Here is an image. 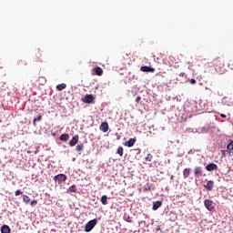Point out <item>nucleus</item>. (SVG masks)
I'll return each instance as SVG.
<instances>
[{"instance_id":"nucleus-1","label":"nucleus","mask_w":233,"mask_h":233,"mask_svg":"<svg viewBox=\"0 0 233 233\" xmlns=\"http://www.w3.org/2000/svg\"><path fill=\"white\" fill-rule=\"evenodd\" d=\"M213 65L218 72V74H223L225 72V58L223 57H217L213 61Z\"/></svg>"},{"instance_id":"nucleus-2","label":"nucleus","mask_w":233,"mask_h":233,"mask_svg":"<svg viewBox=\"0 0 233 233\" xmlns=\"http://www.w3.org/2000/svg\"><path fill=\"white\" fill-rule=\"evenodd\" d=\"M97 225V218H95L93 220H90L86 224L85 231L86 232H91V230Z\"/></svg>"},{"instance_id":"nucleus-3","label":"nucleus","mask_w":233,"mask_h":233,"mask_svg":"<svg viewBox=\"0 0 233 233\" xmlns=\"http://www.w3.org/2000/svg\"><path fill=\"white\" fill-rule=\"evenodd\" d=\"M66 179L67 177L65 174H58L54 177V180L56 181V183H58V185H62L63 183H65V181H66Z\"/></svg>"},{"instance_id":"nucleus-4","label":"nucleus","mask_w":233,"mask_h":233,"mask_svg":"<svg viewBox=\"0 0 233 233\" xmlns=\"http://www.w3.org/2000/svg\"><path fill=\"white\" fill-rule=\"evenodd\" d=\"M41 57H43V53L41 49L38 48L35 50V61L36 63H43V59H41Z\"/></svg>"},{"instance_id":"nucleus-5","label":"nucleus","mask_w":233,"mask_h":233,"mask_svg":"<svg viewBox=\"0 0 233 233\" xmlns=\"http://www.w3.org/2000/svg\"><path fill=\"white\" fill-rule=\"evenodd\" d=\"M195 177H201L203 176V167L201 166H197L194 167Z\"/></svg>"},{"instance_id":"nucleus-6","label":"nucleus","mask_w":233,"mask_h":233,"mask_svg":"<svg viewBox=\"0 0 233 233\" xmlns=\"http://www.w3.org/2000/svg\"><path fill=\"white\" fill-rule=\"evenodd\" d=\"M204 205H205L206 208L209 210V212H212V210H214V202L212 200L206 199L204 201Z\"/></svg>"},{"instance_id":"nucleus-7","label":"nucleus","mask_w":233,"mask_h":233,"mask_svg":"<svg viewBox=\"0 0 233 233\" xmlns=\"http://www.w3.org/2000/svg\"><path fill=\"white\" fill-rule=\"evenodd\" d=\"M77 143H79V136L76 135L75 137H73V138L69 141V146L70 147H76V145H77Z\"/></svg>"},{"instance_id":"nucleus-8","label":"nucleus","mask_w":233,"mask_h":233,"mask_svg":"<svg viewBox=\"0 0 233 233\" xmlns=\"http://www.w3.org/2000/svg\"><path fill=\"white\" fill-rule=\"evenodd\" d=\"M204 187L206 188V190L210 192L214 188V181L212 180L208 181L207 184L204 185Z\"/></svg>"},{"instance_id":"nucleus-9","label":"nucleus","mask_w":233,"mask_h":233,"mask_svg":"<svg viewBox=\"0 0 233 233\" xmlns=\"http://www.w3.org/2000/svg\"><path fill=\"white\" fill-rule=\"evenodd\" d=\"M206 170H208V172L218 170V166L214 163L208 164V166H206Z\"/></svg>"},{"instance_id":"nucleus-10","label":"nucleus","mask_w":233,"mask_h":233,"mask_svg":"<svg viewBox=\"0 0 233 233\" xmlns=\"http://www.w3.org/2000/svg\"><path fill=\"white\" fill-rule=\"evenodd\" d=\"M141 72H151L154 73L156 72V69H154V67H150L147 66H143L140 67Z\"/></svg>"},{"instance_id":"nucleus-11","label":"nucleus","mask_w":233,"mask_h":233,"mask_svg":"<svg viewBox=\"0 0 233 233\" xmlns=\"http://www.w3.org/2000/svg\"><path fill=\"white\" fill-rule=\"evenodd\" d=\"M94 96L92 95H86L85 97H84V103H94Z\"/></svg>"},{"instance_id":"nucleus-12","label":"nucleus","mask_w":233,"mask_h":233,"mask_svg":"<svg viewBox=\"0 0 233 233\" xmlns=\"http://www.w3.org/2000/svg\"><path fill=\"white\" fill-rule=\"evenodd\" d=\"M191 170L192 169L190 167L184 168V170H183V177H184V179H187V177H190Z\"/></svg>"},{"instance_id":"nucleus-13","label":"nucleus","mask_w":233,"mask_h":233,"mask_svg":"<svg viewBox=\"0 0 233 233\" xmlns=\"http://www.w3.org/2000/svg\"><path fill=\"white\" fill-rule=\"evenodd\" d=\"M92 72L96 75V76H103V68L96 66L95 68H93Z\"/></svg>"},{"instance_id":"nucleus-14","label":"nucleus","mask_w":233,"mask_h":233,"mask_svg":"<svg viewBox=\"0 0 233 233\" xmlns=\"http://www.w3.org/2000/svg\"><path fill=\"white\" fill-rule=\"evenodd\" d=\"M100 130H101L102 132H108V123L103 122V123L100 125Z\"/></svg>"},{"instance_id":"nucleus-15","label":"nucleus","mask_w":233,"mask_h":233,"mask_svg":"<svg viewBox=\"0 0 233 233\" xmlns=\"http://www.w3.org/2000/svg\"><path fill=\"white\" fill-rule=\"evenodd\" d=\"M59 139H60V141L66 142L70 139V135L63 134V135L60 136Z\"/></svg>"},{"instance_id":"nucleus-16","label":"nucleus","mask_w":233,"mask_h":233,"mask_svg":"<svg viewBox=\"0 0 233 233\" xmlns=\"http://www.w3.org/2000/svg\"><path fill=\"white\" fill-rule=\"evenodd\" d=\"M1 232H2V233H10V232H11L10 227L7 226V225H4V226L1 228Z\"/></svg>"},{"instance_id":"nucleus-17","label":"nucleus","mask_w":233,"mask_h":233,"mask_svg":"<svg viewBox=\"0 0 233 233\" xmlns=\"http://www.w3.org/2000/svg\"><path fill=\"white\" fill-rule=\"evenodd\" d=\"M161 205H163V203L161 201H156L153 203V210H157V208H159L161 207Z\"/></svg>"},{"instance_id":"nucleus-18","label":"nucleus","mask_w":233,"mask_h":233,"mask_svg":"<svg viewBox=\"0 0 233 233\" xmlns=\"http://www.w3.org/2000/svg\"><path fill=\"white\" fill-rule=\"evenodd\" d=\"M133 145H136V138H130L126 142V147H131Z\"/></svg>"},{"instance_id":"nucleus-19","label":"nucleus","mask_w":233,"mask_h":233,"mask_svg":"<svg viewBox=\"0 0 233 233\" xmlns=\"http://www.w3.org/2000/svg\"><path fill=\"white\" fill-rule=\"evenodd\" d=\"M100 201L102 205H108V197L106 195L102 196Z\"/></svg>"},{"instance_id":"nucleus-20","label":"nucleus","mask_w":233,"mask_h":233,"mask_svg":"<svg viewBox=\"0 0 233 233\" xmlns=\"http://www.w3.org/2000/svg\"><path fill=\"white\" fill-rule=\"evenodd\" d=\"M42 119H43V116H41V115H38L37 117H35L33 120L34 127H37L36 122L41 121Z\"/></svg>"},{"instance_id":"nucleus-21","label":"nucleus","mask_w":233,"mask_h":233,"mask_svg":"<svg viewBox=\"0 0 233 233\" xmlns=\"http://www.w3.org/2000/svg\"><path fill=\"white\" fill-rule=\"evenodd\" d=\"M67 192H74L76 194V192H77V186L76 185L70 186L69 188L67 189Z\"/></svg>"},{"instance_id":"nucleus-22","label":"nucleus","mask_w":233,"mask_h":233,"mask_svg":"<svg viewBox=\"0 0 233 233\" xmlns=\"http://www.w3.org/2000/svg\"><path fill=\"white\" fill-rule=\"evenodd\" d=\"M17 64L19 65V66H26L28 65V63L25 59L18 60Z\"/></svg>"},{"instance_id":"nucleus-23","label":"nucleus","mask_w":233,"mask_h":233,"mask_svg":"<svg viewBox=\"0 0 233 233\" xmlns=\"http://www.w3.org/2000/svg\"><path fill=\"white\" fill-rule=\"evenodd\" d=\"M65 88H66V84H59L56 86V90H58V92H61V90H65Z\"/></svg>"},{"instance_id":"nucleus-24","label":"nucleus","mask_w":233,"mask_h":233,"mask_svg":"<svg viewBox=\"0 0 233 233\" xmlns=\"http://www.w3.org/2000/svg\"><path fill=\"white\" fill-rule=\"evenodd\" d=\"M23 201H24V203H25V205H28V203H30V201H31L30 197H28V195H24Z\"/></svg>"},{"instance_id":"nucleus-25","label":"nucleus","mask_w":233,"mask_h":233,"mask_svg":"<svg viewBox=\"0 0 233 233\" xmlns=\"http://www.w3.org/2000/svg\"><path fill=\"white\" fill-rule=\"evenodd\" d=\"M76 151L77 152H81L83 150V148H85V145L84 144H80L78 146H76Z\"/></svg>"},{"instance_id":"nucleus-26","label":"nucleus","mask_w":233,"mask_h":233,"mask_svg":"<svg viewBox=\"0 0 233 233\" xmlns=\"http://www.w3.org/2000/svg\"><path fill=\"white\" fill-rule=\"evenodd\" d=\"M228 150L233 151V140L227 146Z\"/></svg>"},{"instance_id":"nucleus-27","label":"nucleus","mask_w":233,"mask_h":233,"mask_svg":"<svg viewBox=\"0 0 233 233\" xmlns=\"http://www.w3.org/2000/svg\"><path fill=\"white\" fill-rule=\"evenodd\" d=\"M117 154L119 155V156H123V147H118L117 148Z\"/></svg>"},{"instance_id":"nucleus-28","label":"nucleus","mask_w":233,"mask_h":233,"mask_svg":"<svg viewBox=\"0 0 233 233\" xmlns=\"http://www.w3.org/2000/svg\"><path fill=\"white\" fill-rule=\"evenodd\" d=\"M148 191H150V186L147 184V186L144 187V192H148Z\"/></svg>"},{"instance_id":"nucleus-29","label":"nucleus","mask_w":233,"mask_h":233,"mask_svg":"<svg viewBox=\"0 0 233 233\" xmlns=\"http://www.w3.org/2000/svg\"><path fill=\"white\" fill-rule=\"evenodd\" d=\"M15 196H21L23 194V191H21V189H17L15 192Z\"/></svg>"},{"instance_id":"nucleus-30","label":"nucleus","mask_w":233,"mask_h":233,"mask_svg":"<svg viewBox=\"0 0 233 233\" xmlns=\"http://www.w3.org/2000/svg\"><path fill=\"white\" fill-rule=\"evenodd\" d=\"M146 161H152V155L148 154L147 157H146Z\"/></svg>"},{"instance_id":"nucleus-31","label":"nucleus","mask_w":233,"mask_h":233,"mask_svg":"<svg viewBox=\"0 0 233 233\" xmlns=\"http://www.w3.org/2000/svg\"><path fill=\"white\" fill-rule=\"evenodd\" d=\"M35 205H37V200H33L31 202V207H35Z\"/></svg>"},{"instance_id":"nucleus-32","label":"nucleus","mask_w":233,"mask_h":233,"mask_svg":"<svg viewBox=\"0 0 233 233\" xmlns=\"http://www.w3.org/2000/svg\"><path fill=\"white\" fill-rule=\"evenodd\" d=\"M189 83L191 85H196L197 81H196V79L192 78V79L189 80Z\"/></svg>"},{"instance_id":"nucleus-33","label":"nucleus","mask_w":233,"mask_h":233,"mask_svg":"<svg viewBox=\"0 0 233 233\" xmlns=\"http://www.w3.org/2000/svg\"><path fill=\"white\" fill-rule=\"evenodd\" d=\"M163 74H165V72H158L157 73V76H159L160 77H165V76H163Z\"/></svg>"},{"instance_id":"nucleus-34","label":"nucleus","mask_w":233,"mask_h":233,"mask_svg":"<svg viewBox=\"0 0 233 233\" xmlns=\"http://www.w3.org/2000/svg\"><path fill=\"white\" fill-rule=\"evenodd\" d=\"M227 152H228V151H227V150H222L221 151L223 157H225L227 156Z\"/></svg>"},{"instance_id":"nucleus-35","label":"nucleus","mask_w":233,"mask_h":233,"mask_svg":"<svg viewBox=\"0 0 233 233\" xmlns=\"http://www.w3.org/2000/svg\"><path fill=\"white\" fill-rule=\"evenodd\" d=\"M139 101H141V96H137V97L136 98V102H137V103H139Z\"/></svg>"},{"instance_id":"nucleus-36","label":"nucleus","mask_w":233,"mask_h":233,"mask_svg":"<svg viewBox=\"0 0 233 233\" xmlns=\"http://www.w3.org/2000/svg\"><path fill=\"white\" fill-rule=\"evenodd\" d=\"M179 76H180V77H185V73L182 72V73L179 74Z\"/></svg>"},{"instance_id":"nucleus-37","label":"nucleus","mask_w":233,"mask_h":233,"mask_svg":"<svg viewBox=\"0 0 233 233\" xmlns=\"http://www.w3.org/2000/svg\"><path fill=\"white\" fill-rule=\"evenodd\" d=\"M220 116H221L222 117H224V118L227 117V115H225V114H221Z\"/></svg>"},{"instance_id":"nucleus-38","label":"nucleus","mask_w":233,"mask_h":233,"mask_svg":"<svg viewBox=\"0 0 233 233\" xmlns=\"http://www.w3.org/2000/svg\"><path fill=\"white\" fill-rule=\"evenodd\" d=\"M231 68L233 69V64H232V67Z\"/></svg>"}]
</instances>
